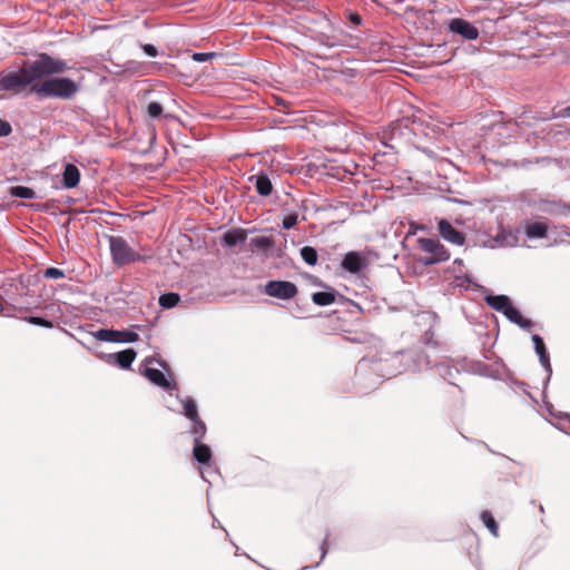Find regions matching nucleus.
<instances>
[{"instance_id": "8", "label": "nucleus", "mask_w": 570, "mask_h": 570, "mask_svg": "<svg viewBox=\"0 0 570 570\" xmlns=\"http://www.w3.org/2000/svg\"><path fill=\"white\" fill-rule=\"evenodd\" d=\"M449 32L458 35L465 40L478 39L479 29L470 21L463 18H452L446 23Z\"/></svg>"}, {"instance_id": "15", "label": "nucleus", "mask_w": 570, "mask_h": 570, "mask_svg": "<svg viewBox=\"0 0 570 570\" xmlns=\"http://www.w3.org/2000/svg\"><path fill=\"white\" fill-rule=\"evenodd\" d=\"M247 233L248 232L243 228L230 229L223 235L222 245L232 248L238 244H243L247 239Z\"/></svg>"}, {"instance_id": "36", "label": "nucleus", "mask_w": 570, "mask_h": 570, "mask_svg": "<svg viewBox=\"0 0 570 570\" xmlns=\"http://www.w3.org/2000/svg\"><path fill=\"white\" fill-rule=\"evenodd\" d=\"M216 56L215 52H195L193 55V60L197 62H205Z\"/></svg>"}, {"instance_id": "4", "label": "nucleus", "mask_w": 570, "mask_h": 570, "mask_svg": "<svg viewBox=\"0 0 570 570\" xmlns=\"http://www.w3.org/2000/svg\"><path fill=\"white\" fill-rule=\"evenodd\" d=\"M417 243L420 249L425 253L424 256L419 258V262L424 266L442 263L450 258V253L439 239L419 238Z\"/></svg>"}, {"instance_id": "27", "label": "nucleus", "mask_w": 570, "mask_h": 570, "mask_svg": "<svg viewBox=\"0 0 570 570\" xmlns=\"http://www.w3.org/2000/svg\"><path fill=\"white\" fill-rule=\"evenodd\" d=\"M179 301L180 296L177 293L170 292L160 295L158 303L163 308H173L178 304Z\"/></svg>"}, {"instance_id": "39", "label": "nucleus", "mask_w": 570, "mask_h": 570, "mask_svg": "<svg viewBox=\"0 0 570 570\" xmlns=\"http://www.w3.org/2000/svg\"><path fill=\"white\" fill-rule=\"evenodd\" d=\"M347 18L354 26H360L362 23V17L357 12H350Z\"/></svg>"}, {"instance_id": "32", "label": "nucleus", "mask_w": 570, "mask_h": 570, "mask_svg": "<svg viewBox=\"0 0 570 570\" xmlns=\"http://www.w3.org/2000/svg\"><path fill=\"white\" fill-rule=\"evenodd\" d=\"M327 538L328 535L326 534L325 538L323 539V541L321 542L320 544V550H321V558H320V561L316 562L314 566H305L303 567L302 570H307V569H312V568H317L322 561L325 559L326 554H327V549H326V542H327Z\"/></svg>"}, {"instance_id": "24", "label": "nucleus", "mask_w": 570, "mask_h": 570, "mask_svg": "<svg viewBox=\"0 0 570 570\" xmlns=\"http://www.w3.org/2000/svg\"><path fill=\"white\" fill-rule=\"evenodd\" d=\"M8 193L12 197L22 198V199H36L37 198V194L32 188L27 187V186H21V185L10 187Z\"/></svg>"}, {"instance_id": "19", "label": "nucleus", "mask_w": 570, "mask_h": 570, "mask_svg": "<svg viewBox=\"0 0 570 570\" xmlns=\"http://www.w3.org/2000/svg\"><path fill=\"white\" fill-rule=\"evenodd\" d=\"M250 181H254L256 191L261 196L266 197L272 194L273 185L267 174L259 173L255 176H252Z\"/></svg>"}, {"instance_id": "11", "label": "nucleus", "mask_w": 570, "mask_h": 570, "mask_svg": "<svg viewBox=\"0 0 570 570\" xmlns=\"http://www.w3.org/2000/svg\"><path fill=\"white\" fill-rule=\"evenodd\" d=\"M531 340L534 345V351H535L537 355L539 356L540 364L547 372V379L544 381V387H547V385L549 384L551 376H552V366L550 363V357L547 352V347L543 342V338L540 335L533 334L531 336Z\"/></svg>"}, {"instance_id": "33", "label": "nucleus", "mask_w": 570, "mask_h": 570, "mask_svg": "<svg viewBox=\"0 0 570 570\" xmlns=\"http://www.w3.org/2000/svg\"><path fill=\"white\" fill-rule=\"evenodd\" d=\"M43 276L46 278H50V279H59V278H63L65 277V273L63 271L57 268V267H48L45 273H43Z\"/></svg>"}, {"instance_id": "23", "label": "nucleus", "mask_w": 570, "mask_h": 570, "mask_svg": "<svg viewBox=\"0 0 570 570\" xmlns=\"http://www.w3.org/2000/svg\"><path fill=\"white\" fill-rule=\"evenodd\" d=\"M180 403L184 409L183 413L189 421L198 420V417H200L198 414L197 404L194 399H191L190 396H186L180 400Z\"/></svg>"}, {"instance_id": "1", "label": "nucleus", "mask_w": 570, "mask_h": 570, "mask_svg": "<svg viewBox=\"0 0 570 570\" xmlns=\"http://www.w3.org/2000/svg\"><path fill=\"white\" fill-rule=\"evenodd\" d=\"M69 69L67 61L40 52L35 60H23L17 70L0 71V90L19 94L28 86L35 85L36 80L63 73Z\"/></svg>"}, {"instance_id": "26", "label": "nucleus", "mask_w": 570, "mask_h": 570, "mask_svg": "<svg viewBox=\"0 0 570 570\" xmlns=\"http://www.w3.org/2000/svg\"><path fill=\"white\" fill-rule=\"evenodd\" d=\"M480 519L490 531V533L497 538L499 535V525L492 513L490 511H483L480 515Z\"/></svg>"}, {"instance_id": "47", "label": "nucleus", "mask_w": 570, "mask_h": 570, "mask_svg": "<svg viewBox=\"0 0 570 570\" xmlns=\"http://www.w3.org/2000/svg\"><path fill=\"white\" fill-rule=\"evenodd\" d=\"M540 512L543 513L544 512V509L542 505H540Z\"/></svg>"}, {"instance_id": "21", "label": "nucleus", "mask_w": 570, "mask_h": 570, "mask_svg": "<svg viewBox=\"0 0 570 570\" xmlns=\"http://www.w3.org/2000/svg\"><path fill=\"white\" fill-rule=\"evenodd\" d=\"M484 301L491 308L500 313H503L512 303L507 295H488Z\"/></svg>"}, {"instance_id": "2", "label": "nucleus", "mask_w": 570, "mask_h": 570, "mask_svg": "<svg viewBox=\"0 0 570 570\" xmlns=\"http://www.w3.org/2000/svg\"><path fill=\"white\" fill-rule=\"evenodd\" d=\"M430 367L429 356L421 348H410L399 352L386 360L362 358L356 367V375L365 377L370 371L376 373L374 384H379L380 379H390L403 372H421Z\"/></svg>"}, {"instance_id": "22", "label": "nucleus", "mask_w": 570, "mask_h": 570, "mask_svg": "<svg viewBox=\"0 0 570 570\" xmlns=\"http://www.w3.org/2000/svg\"><path fill=\"white\" fill-rule=\"evenodd\" d=\"M249 247L259 252L267 253L274 246V240L268 236H257L249 240Z\"/></svg>"}, {"instance_id": "45", "label": "nucleus", "mask_w": 570, "mask_h": 570, "mask_svg": "<svg viewBox=\"0 0 570 570\" xmlns=\"http://www.w3.org/2000/svg\"><path fill=\"white\" fill-rule=\"evenodd\" d=\"M200 473H202V479H203L204 481H207V479H206V478H205V475H204V472H203V471H200Z\"/></svg>"}, {"instance_id": "20", "label": "nucleus", "mask_w": 570, "mask_h": 570, "mask_svg": "<svg viewBox=\"0 0 570 570\" xmlns=\"http://www.w3.org/2000/svg\"><path fill=\"white\" fill-rule=\"evenodd\" d=\"M336 296L337 292L334 288L328 287L327 291L314 293L312 295V301L318 306H328L335 302Z\"/></svg>"}, {"instance_id": "16", "label": "nucleus", "mask_w": 570, "mask_h": 570, "mask_svg": "<svg viewBox=\"0 0 570 570\" xmlns=\"http://www.w3.org/2000/svg\"><path fill=\"white\" fill-rule=\"evenodd\" d=\"M80 181V170L73 164L65 165L62 171V184L65 188H75Z\"/></svg>"}, {"instance_id": "5", "label": "nucleus", "mask_w": 570, "mask_h": 570, "mask_svg": "<svg viewBox=\"0 0 570 570\" xmlns=\"http://www.w3.org/2000/svg\"><path fill=\"white\" fill-rule=\"evenodd\" d=\"M109 247L114 263L119 266L142 259L141 255L132 250L128 243L120 236H110Z\"/></svg>"}, {"instance_id": "31", "label": "nucleus", "mask_w": 570, "mask_h": 570, "mask_svg": "<svg viewBox=\"0 0 570 570\" xmlns=\"http://www.w3.org/2000/svg\"><path fill=\"white\" fill-rule=\"evenodd\" d=\"M298 222V214L296 213H291V214H287L283 220H282V226L283 228L285 229H291L293 228Z\"/></svg>"}, {"instance_id": "44", "label": "nucleus", "mask_w": 570, "mask_h": 570, "mask_svg": "<svg viewBox=\"0 0 570 570\" xmlns=\"http://www.w3.org/2000/svg\"><path fill=\"white\" fill-rule=\"evenodd\" d=\"M513 383H514L517 386H520V387H524V386H525V383H524V382L513 381Z\"/></svg>"}, {"instance_id": "25", "label": "nucleus", "mask_w": 570, "mask_h": 570, "mask_svg": "<svg viewBox=\"0 0 570 570\" xmlns=\"http://www.w3.org/2000/svg\"><path fill=\"white\" fill-rule=\"evenodd\" d=\"M193 423L189 433L194 436V443L202 442L203 438L207 432L206 424L198 417V420H191Z\"/></svg>"}, {"instance_id": "30", "label": "nucleus", "mask_w": 570, "mask_h": 570, "mask_svg": "<svg viewBox=\"0 0 570 570\" xmlns=\"http://www.w3.org/2000/svg\"><path fill=\"white\" fill-rule=\"evenodd\" d=\"M498 239L502 240L505 246L515 247L518 246V230L514 232H503L498 236Z\"/></svg>"}, {"instance_id": "18", "label": "nucleus", "mask_w": 570, "mask_h": 570, "mask_svg": "<svg viewBox=\"0 0 570 570\" xmlns=\"http://www.w3.org/2000/svg\"><path fill=\"white\" fill-rule=\"evenodd\" d=\"M511 323L517 324L519 327L523 330L530 328L533 323L531 320L523 317L520 311L511 305L502 313Z\"/></svg>"}, {"instance_id": "17", "label": "nucleus", "mask_w": 570, "mask_h": 570, "mask_svg": "<svg viewBox=\"0 0 570 570\" xmlns=\"http://www.w3.org/2000/svg\"><path fill=\"white\" fill-rule=\"evenodd\" d=\"M193 456L203 465L210 466L212 464V449L203 442L194 443Z\"/></svg>"}, {"instance_id": "13", "label": "nucleus", "mask_w": 570, "mask_h": 570, "mask_svg": "<svg viewBox=\"0 0 570 570\" xmlns=\"http://www.w3.org/2000/svg\"><path fill=\"white\" fill-rule=\"evenodd\" d=\"M137 353L134 348H127L121 352L110 353L106 355V361L109 364L118 365L120 368H129L135 361Z\"/></svg>"}, {"instance_id": "9", "label": "nucleus", "mask_w": 570, "mask_h": 570, "mask_svg": "<svg viewBox=\"0 0 570 570\" xmlns=\"http://www.w3.org/2000/svg\"><path fill=\"white\" fill-rule=\"evenodd\" d=\"M141 374L146 376L154 385L164 389L165 391L177 390V384L170 375H165V373L158 368H153L146 366Z\"/></svg>"}, {"instance_id": "40", "label": "nucleus", "mask_w": 570, "mask_h": 570, "mask_svg": "<svg viewBox=\"0 0 570 570\" xmlns=\"http://www.w3.org/2000/svg\"><path fill=\"white\" fill-rule=\"evenodd\" d=\"M145 362L147 364L156 363L161 368L167 370V363L165 361H163V360H158V358H154V357H148V358L145 360Z\"/></svg>"}, {"instance_id": "12", "label": "nucleus", "mask_w": 570, "mask_h": 570, "mask_svg": "<svg viewBox=\"0 0 570 570\" xmlns=\"http://www.w3.org/2000/svg\"><path fill=\"white\" fill-rule=\"evenodd\" d=\"M438 229L441 237L456 246H461L464 244L465 236L462 232L456 229L450 222L446 219H441L438 224Z\"/></svg>"}, {"instance_id": "28", "label": "nucleus", "mask_w": 570, "mask_h": 570, "mask_svg": "<svg viewBox=\"0 0 570 570\" xmlns=\"http://www.w3.org/2000/svg\"><path fill=\"white\" fill-rule=\"evenodd\" d=\"M301 257L302 259L311 266H314L317 263V252L312 246H304L301 248Z\"/></svg>"}, {"instance_id": "38", "label": "nucleus", "mask_w": 570, "mask_h": 570, "mask_svg": "<svg viewBox=\"0 0 570 570\" xmlns=\"http://www.w3.org/2000/svg\"><path fill=\"white\" fill-rule=\"evenodd\" d=\"M141 49L142 51L148 56V57H156L158 56V50L157 48L151 45V43H145V45H141Z\"/></svg>"}, {"instance_id": "3", "label": "nucleus", "mask_w": 570, "mask_h": 570, "mask_svg": "<svg viewBox=\"0 0 570 570\" xmlns=\"http://www.w3.org/2000/svg\"><path fill=\"white\" fill-rule=\"evenodd\" d=\"M46 79L30 87V92L41 99L55 98L61 100L72 99L80 89V85L68 77H45Z\"/></svg>"}, {"instance_id": "14", "label": "nucleus", "mask_w": 570, "mask_h": 570, "mask_svg": "<svg viewBox=\"0 0 570 570\" xmlns=\"http://www.w3.org/2000/svg\"><path fill=\"white\" fill-rule=\"evenodd\" d=\"M523 232L528 239H541L547 237L548 225L543 222H525Z\"/></svg>"}, {"instance_id": "37", "label": "nucleus", "mask_w": 570, "mask_h": 570, "mask_svg": "<svg viewBox=\"0 0 570 570\" xmlns=\"http://www.w3.org/2000/svg\"><path fill=\"white\" fill-rule=\"evenodd\" d=\"M12 132V127L9 121L0 118V137H7Z\"/></svg>"}, {"instance_id": "43", "label": "nucleus", "mask_w": 570, "mask_h": 570, "mask_svg": "<svg viewBox=\"0 0 570 570\" xmlns=\"http://www.w3.org/2000/svg\"><path fill=\"white\" fill-rule=\"evenodd\" d=\"M213 527L214 528H222V524H220L219 520L214 519Z\"/></svg>"}, {"instance_id": "49", "label": "nucleus", "mask_w": 570, "mask_h": 570, "mask_svg": "<svg viewBox=\"0 0 570 570\" xmlns=\"http://www.w3.org/2000/svg\"><path fill=\"white\" fill-rule=\"evenodd\" d=\"M2 311V306L0 305V312Z\"/></svg>"}, {"instance_id": "6", "label": "nucleus", "mask_w": 570, "mask_h": 570, "mask_svg": "<svg viewBox=\"0 0 570 570\" xmlns=\"http://www.w3.org/2000/svg\"><path fill=\"white\" fill-rule=\"evenodd\" d=\"M264 292L266 295L279 299H292L297 293V286L289 281H269L266 283Z\"/></svg>"}, {"instance_id": "7", "label": "nucleus", "mask_w": 570, "mask_h": 570, "mask_svg": "<svg viewBox=\"0 0 570 570\" xmlns=\"http://www.w3.org/2000/svg\"><path fill=\"white\" fill-rule=\"evenodd\" d=\"M94 337L100 342L109 343H134L139 336L134 331H118L111 328H100L94 333Z\"/></svg>"}, {"instance_id": "48", "label": "nucleus", "mask_w": 570, "mask_h": 570, "mask_svg": "<svg viewBox=\"0 0 570 570\" xmlns=\"http://www.w3.org/2000/svg\"><path fill=\"white\" fill-rule=\"evenodd\" d=\"M567 419H568V421H569V423H570V414H567Z\"/></svg>"}, {"instance_id": "42", "label": "nucleus", "mask_w": 570, "mask_h": 570, "mask_svg": "<svg viewBox=\"0 0 570 570\" xmlns=\"http://www.w3.org/2000/svg\"><path fill=\"white\" fill-rule=\"evenodd\" d=\"M419 318L420 320H424V321H435L436 320V315L433 314V313L426 312V313L420 314Z\"/></svg>"}, {"instance_id": "46", "label": "nucleus", "mask_w": 570, "mask_h": 570, "mask_svg": "<svg viewBox=\"0 0 570 570\" xmlns=\"http://www.w3.org/2000/svg\"><path fill=\"white\" fill-rule=\"evenodd\" d=\"M567 116L570 117V106L567 108Z\"/></svg>"}, {"instance_id": "34", "label": "nucleus", "mask_w": 570, "mask_h": 570, "mask_svg": "<svg viewBox=\"0 0 570 570\" xmlns=\"http://www.w3.org/2000/svg\"><path fill=\"white\" fill-rule=\"evenodd\" d=\"M28 322L33 325L46 327V328H51L53 326L52 322H50L43 317H40V316H31L28 318Z\"/></svg>"}, {"instance_id": "35", "label": "nucleus", "mask_w": 570, "mask_h": 570, "mask_svg": "<svg viewBox=\"0 0 570 570\" xmlns=\"http://www.w3.org/2000/svg\"><path fill=\"white\" fill-rule=\"evenodd\" d=\"M438 367H439L440 374L442 375V377L444 380H448L449 377H452L453 371L458 372V370L455 367H451V366H449L445 363L438 364Z\"/></svg>"}, {"instance_id": "29", "label": "nucleus", "mask_w": 570, "mask_h": 570, "mask_svg": "<svg viewBox=\"0 0 570 570\" xmlns=\"http://www.w3.org/2000/svg\"><path fill=\"white\" fill-rule=\"evenodd\" d=\"M146 112L150 119H153V120L159 119V118H161L163 112H164L163 105L157 101H151L148 104Z\"/></svg>"}, {"instance_id": "10", "label": "nucleus", "mask_w": 570, "mask_h": 570, "mask_svg": "<svg viewBox=\"0 0 570 570\" xmlns=\"http://www.w3.org/2000/svg\"><path fill=\"white\" fill-rule=\"evenodd\" d=\"M367 266V258L361 252H348L344 255L341 267L351 273L358 274Z\"/></svg>"}, {"instance_id": "41", "label": "nucleus", "mask_w": 570, "mask_h": 570, "mask_svg": "<svg viewBox=\"0 0 570 570\" xmlns=\"http://www.w3.org/2000/svg\"><path fill=\"white\" fill-rule=\"evenodd\" d=\"M320 41L322 45L326 46L327 48H332L336 45L335 42L330 41V37L324 36V35H322L320 37Z\"/></svg>"}]
</instances>
